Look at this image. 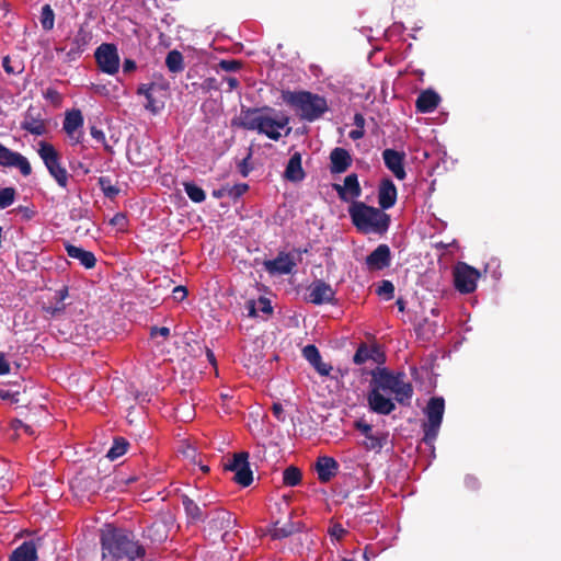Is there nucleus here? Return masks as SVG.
Listing matches in <instances>:
<instances>
[{
    "label": "nucleus",
    "mask_w": 561,
    "mask_h": 561,
    "mask_svg": "<svg viewBox=\"0 0 561 561\" xmlns=\"http://www.w3.org/2000/svg\"><path fill=\"white\" fill-rule=\"evenodd\" d=\"M37 548L34 541H24L16 547L11 556L10 561H36Z\"/></svg>",
    "instance_id": "nucleus-28"
},
{
    "label": "nucleus",
    "mask_w": 561,
    "mask_h": 561,
    "mask_svg": "<svg viewBox=\"0 0 561 561\" xmlns=\"http://www.w3.org/2000/svg\"><path fill=\"white\" fill-rule=\"evenodd\" d=\"M289 123V117L282 116L279 119H275L271 116L264 115L261 119V126H259L257 133L263 134L272 140H279L282 134L279 129L286 127Z\"/></svg>",
    "instance_id": "nucleus-20"
},
{
    "label": "nucleus",
    "mask_w": 561,
    "mask_h": 561,
    "mask_svg": "<svg viewBox=\"0 0 561 561\" xmlns=\"http://www.w3.org/2000/svg\"><path fill=\"white\" fill-rule=\"evenodd\" d=\"M202 89L206 92H209L211 90H218L219 85L215 78H207L204 80L202 84Z\"/></svg>",
    "instance_id": "nucleus-55"
},
{
    "label": "nucleus",
    "mask_w": 561,
    "mask_h": 561,
    "mask_svg": "<svg viewBox=\"0 0 561 561\" xmlns=\"http://www.w3.org/2000/svg\"><path fill=\"white\" fill-rule=\"evenodd\" d=\"M282 100L294 107L301 119L313 122L320 118L328 110L325 98L309 91H283Z\"/></svg>",
    "instance_id": "nucleus-4"
},
{
    "label": "nucleus",
    "mask_w": 561,
    "mask_h": 561,
    "mask_svg": "<svg viewBox=\"0 0 561 561\" xmlns=\"http://www.w3.org/2000/svg\"><path fill=\"white\" fill-rule=\"evenodd\" d=\"M21 128L34 136L47 134V122L44 118V110L39 106L30 105L24 113Z\"/></svg>",
    "instance_id": "nucleus-12"
},
{
    "label": "nucleus",
    "mask_w": 561,
    "mask_h": 561,
    "mask_svg": "<svg viewBox=\"0 0 561 561\" xmlns=\"http://www.w3.org/2000/svg\"><path fill=\"white\" fill-rule=\"evenodd\" d=\"M242 64L239 60L231 59V60H220L219 67L220 69L225 71H237L241 68Z\"/></svg>",
    "instance_id": "nucleus-47"
},
{
    "label": "nucleus",
    "mask_w": 561,
    "mask_h": 561,
    "mask_svg": "<svg viewBox=\"0 0 561 561\" xmlns=\"http://www.w3.org/2000/svg\"><path fill=\"white\" fill-rule=\"evenodd\" d=\"M43 96L55 106H59L62 102V95L54 88H47L43 92Z\"/></svg>",
    "instance_id": "nucleus-44"
},
{
    "label": "nucleus",
    "mask_w": 561,
    "mask_h": 561,
    "mask_svg": "<svg viewBox=\"0 0 561 561\" xmlns=\"http://www.w3.org/2000/svg\"><path fill=\"white\" fill-rule=\"evenodd\" d=\"M146 100H147L146 108L152 113H158L160 110V106L157 104V102L153 98V94L150 93L149 95H147Z\"/></svg>",
    "instance_id": "nucleus-56"
},
{
    "label": "nucleus",
    "mask_w": 561,
    "mask_h": 561,
    "mask_svg": "<svg viewBox=\"0 0 561 561\" xmlns=\"http://www.w3.org/2000/svg\"><path fill=\"white\" fill-rule=\"evenodd\" d=\"M297 531H299V526L290 520L283 525H280L279 522H276L271 530V536L273 539H283Z\"/></svg>",
    "instance_id": "nucleus-32"
},
{
    "label": "nucleus",
    "mask_w": 561,
    "mask_h": 561,
    "mask_svg": "<svg viewBox=\"0 0 561 561\" xmlns=\"http://www.w3.org/2000/svg\"><path fill=\"white\" fill-rule=\"evenodd\" d=\"M129 443L124 437L114 438L112 447L108 449L106 457L111 460H115L121 456L125 455Z\"/></svg>",
    "instance_id": "nucleus-34"
},
{
    "label": "nucleus",
    "mask_w": 561,
    "mask_h": 561,
    "mask_svg": "<svg viewBox=\"0 0 561 561\" xmlns=\"http://www.w3.org/2000/svg\"><path fill=\"white\" fill-rule=\"evenodd\" d=\"M376 294L378 296H383L387 300H390L394 296V285L392 282L383 279L378 285Z\"/></svg>",
    "instance_id": "nucleus-40"
},
{
    "label": "nucleus",
    "mask_w": 561,
    "mask_h": 561,
    "mask_svg": "<svg viewBox=\"0 0 561 561\" xmlns=\"http://www.w3.org/2000/svg\"><path fill=\"white\" fill-rule=\"evenodd\" d=\"M463 482L469 490H477L479 488V480L474 476L467 474Z\"/></svg>",
    "instance_id": "nucleus-57"
},
{
    "label": "nucleus",
    "mask_w": 561,
    "mask_h": 561,
    "mask_svg": "<svg viewBox=\"0 0 561 561\" xmlns=\"http://www.w3.org/2000/svg\"><path fill=\"white\" fill-rule=\"evenodd\" d=\"M445 412V400L442 397H433L428 400L424 413L427 421L423 423V442L433 445L438 436Z\"/></svg>",
    "instance_id": "nucleus-5"
},
{
    "label": "nucleus",
    "mask_w": 561,
    "mask_h": 561,
    "mask_svg": "<svg viewBox=\"0 0 561 561\" xmlns=\"http://www.w3.org/2000/svg\"><path fill=\"white\" fill-rule=\"evenodd\" d=\"M136 62L133 59L126 58L123 62V72L129 73L136 69Z\"/></svg>",
    "instance_id": "nucleus-63"
},
{
    "label": "nucleus",
    "mask_w": 561,
    "mask_h": 561,
    "mask_svg": "<svg viewBox=\"0 0 561 561\" xmlns=\"http://www.w3.org/2000/svg\"><path fill=\"white\" fill-rule=\"evenodd\" d=\"M154 88V84H140L137 89V93L140 95H144L145 98L152 93V90Z\"/></svg>",
    "instance_id": "nucleus-60"
},
{
    "label": "nucleus",
    "mask_w": 561,
    "mask_h": 561,
    "mask_svg": "<svg viewBox=\"0 0 561 561\" xmlns=\"http://www.w3.org/2000/svg\"><path fill=\"white\" fill-rule=\"evenodd\" d=\"M333 190L343 202H350L351 199L358 198L362 194V188L356 173H351L345 176L343 185L336 183L333 184Z\"/></svg>",
    "instance_id": "nucleus-18"
},
{
    "label": "nucleus",
    "mask_w": 561,
    "mask_h": 561,
    "mask_svg": "<svg viewBox=\"0 0 561 561\" xmlns=\"http://www.w3.org/2000/svg\"><path fill=\"white\" fill-rule=\"evenodd\" d=\"M184 191L190 197V199L194 203H202L205 201L206 195L202 187L197 186L193 182H184L183 183Z\"/></svg>",
    "instance_id": "nucleus-36"
},
{
    "label": "nucleus",
    "mask_w": 561,
    "mask_h": 561,
    "mask_svg": "<svg viewBox=\"0 0 561 561\" xmlns=\"http://www.w3.org/2000/svg\"><path fill=\"white\" fill-rule=\"evenodd\" d=\"M348 214L353 225L364 233L382 234L390 225V216L383 209L368 206L364 202H353Z\"/></svg>",
    "instance_id": "nucleus-3"
},
{
    "label": "nucleus",
    "mask_w": 561,
    "mask_h": 561,
    "mask_svg": "<svg viewBox=\"0 0 561 561\" xmlns=\"http://www.w3.org/2000/svg\"><path fill=\"white\" fill-rule=\"evenodd\" d=\"M157 335L168 337L170 335V329L167 327H152L150 329V336L156 337Z\"/></svg>",
    "instance_id": "nucleus-54"
},
{
    "label": "nucleus",
    "mask_w": 561,
    "mask_h": 561,
    "mask_svg": "<svg viewBox=\"0 0 561 561\" xmlns=\"http://www.w3.org/2000/svg\"><path fill=\"white\" fill-rule=\"evenodd\" d=\"M308 301L313 305L331 304L335 298V290L322 279H317L308 287Z\"/></svg>",
    "instance_id": "nucleus-13"
},
{
    "label": "nucleus",
    "mask_w": 561,
    "mask_h": 561,
    "mask_svg": "<svg viewBox=\"0 0 561 561\" xmlns=\"http://www.w3.org/2000/svg\"><path fill=\"white\" fill-rule=\"evenodd\" d=\"M382 159L385 165L389 171L392 172L396 179L402 181L407 178V172L404 169L405 153L403 151L400 152L390 148L385 149L382 151Z\"/></svg>",
    "instance_id": "nucleus-17"
},
{
    "label": "nucleus",
    "mask_w": 561,
    "mask_h": 561,
    "mask_svg": "<svg viewBox=\"0 0 561 561\" xmlns=\"http://www.w3.org/2000/svg\"><path fill=\"white\" fill-rule=\"evenodd\" d=\"M182 505L190 523L196 524L206 519L207 514H204L202 507L190 496H182Z\"/></svg>",
    "instance_id": "nucleus-30"
},
{
    "label": "nucleus",
    "mask_w": 561,
    "mask_h": 561,
    "mask_svg": "<svg viewBox=\"0 0 561 561\" xmlns=\"http://www.w3.org/2000/svg\"><path fill=\"white\" fill-rule=\"evenodd\" d=\"M330 171L331 173H343L352 164V158L348 151L344 148L336 147L330 153Z\"/></svg>",
    "instance_id": "nucleus-25"
},
{
    "label": "nucleus",
    "mask_w": 561,
    "mask_h": 561,
    "mask_svg": "<svg viewBox=\"0 0 561 561\" xmlns=\"http://www.w3.org/2000/svg\"><path fill=\"white\" fill-rule=\"evenodd\" d=\"M295 266L293 256L285 252H279L275 259L264 262L265 270L271 274H290Z\"/></svg>",
    "instance_id": "nucleus-22"
},
{
    "label": "nucleus",
    "mask_w": 561,
    "mask_h": 561,
    "mask_svg": "<svg viewBox=\"0 0 561 561\" xmlns=\"http://www.w3.org/2000/svg\"><path fill=\"white\" fill-rule=\"evenodd\" d=\"M208 523L207 530L209 536H220L224 542H228V537L230 536V529L233 528L236 524V518L233 515L221 507H216L207 513Z\"/></svg>",
    "instance_id": "nucleus-8"
},
{
    "label": "nucleus",
    "mask_w": 561,
    "mask_h": 561,
    "mask_svg": "<svg viewBox=\"0 0 561 561\" xmlns=\"http://www.w3.org/2000/svg\"><path fill=\"white\" fill-rule=\"evenodd\" d=\"M0 165L15 167L22 175L28 176L32 173V167L28 160L19 152H14L0 142Z\"/></svg>",
    "instance_id": "nucleus-14"
},
{
    "label": "nucleus",
    "mask_w": 561,
    "mask_h": 561,
    "mask_svg": "<svg viewBox=\"0 0 561 561\" xmlns=\"http://www.w3.org/2000/svg\"><path fill=\"white\" fill-rule=\"evenodd\" d=\"M391 264L390 248L382 243L379 244L370 254L365 259V265L369 272L382 271Z\"/></svg>",
    "instance_id": "nucleus-16"
},
{
    "label": "nucleus",
    "mask_w": 561,
    "mask_h": 561,
    "mask_svg": "<svg viewBox=\"0 0 561 561\" xmlns=\"http://www.w3.org/2000/svg\"><path fill=\"white\" fill-rule=\"evenodd\" d=\"M251 157V153L248 154V157H245L244 159H242L239 164H238V169H239V172L241 173L242 176H248L249 172H250V168H249V164H248V161Z\"/></svg>",
    "instance_id": "nucleus-58"
},
{
    "label": "nucleus",
    "mask_w": 561,
    "mask_h": 561,
    "mask_svg": "<svg viewBox=\"0 0 561 561\" xmlns=\"http://www.w3.org/2000/svg\"><path fill=\"white\" fill-rule=\"evenodd\" d=\"M354 427L359 431L365 437L370 435L373 427L365 420L359 419L354 422Z\"/></svg>",
    "instance_id": "nucleus-49"
},
{
    "label": "nucleus",
    "mask_w": 561,
    "mask_h": 561,
    "mask_svg": "<svg viewBox=\"0 0 561 561\" xmlns=\"http://www.w3.org/2000/svg\"><path fill=\"white\" fill-rule=\"evenodd\" d=\"M454 286L460 294H471L477 288L480 272L465 262H458L453 271Z\"/></svg>",
    "instance_id": "nucleus-9"
},
{
    "label": "nucleus",
    "mask_w": 561,
    "mask_h": 561,
    "mask_svg": "<svg viewBox=\"0 0 561 561\" xmlns=\"http://www.w3.org/2000/svg\"><path fill=\"white\" fill-rule=\"evenodd\" d=\"M94 57L101 71L107 75H115L119 69V56L117 47L111 43L101 44Z\"/></svg>",
    "instance_id": "nucleus-11"
},
{
    "label": "nucleus",
    "mask_w": 561,
    "mask_h": 561,
    "mask_svg": "<svg viewBox=\"0 0 561 561\" xmlns=\"http://www.w3.org/2000/svg\"><path fill=\"white\" fill-rule=\"evenodd\" d=\"M2 67L8 75H18L23 71V66L20 61H12L9 56L2 59Z\"/></svg>",
    "instance_id": "nucleus-42"
},
{
    "label": "nucleus",
    "mask_w": 561,
    "mask_h": 561,
    "mask_svg": "<svg viewBox=\"0 0 561 561\" xmlns=\"http://www.w3.org/2000/svg\"><path fill=\"white\" fill-rule=\"evenodd\" d=\"M257 309L265 314H271L273 312V307L271 305L270 299L265 297H260L257 300Z\"/></svg>",
    "instance_id": "nucleus-50"
},
{
    "label": "nucleus",
    "mask_w": 561,
    "mask_h": 561,
    "mask_svg": "<svg viewBox=\"0 0 561 561\" xmlns=\"http://www.w3.org/2000/svg\"><path fill=\"white\" fill-rule=\"evenodd\" d=\"M90 134L92 138L100 142L107 152L113 153V148L106 142L105 134L102 129L98 128L95 125H92L90 127Z\"/></svg>",
    "instance_id": "nucleus-43"
},
{
    "label": "nucleus",
    "mask_w": 561,
    "mask_h": 561,
    "mask_svg": "<svg viewBox=\"0 0 561 561\" xmlns=\"http://www.w3.org/2000/svg\"><path fill=\"white\" fill-rule=\"evenodd\" d=\"M55 23V13L49 4H45L42 7L41 12V25L43 30L50 31L54 27Z\"/></svg>",
    "instance_id": "nucleus-38"
},
{
    "label": "nucleus",
    "mask_w": 561,
    "mask_h": 561,
    "mask_svg": "<svg viewBox=\"0 0 561 561\" xmlns=\"http://www.w3.org/2000/svg\"><path fill=\"white\" fill-rule=\"evenodd\" d=\"M329 534L331 537L341 540L345 536L346 530L343 528L341 524H334L332 527H330Z\"/></svg>",
    "instance_id": "nucleus-51"
},
{
    "label": "nucleus",
    "mask_w": 561,
    "mask_h": 561,
    "mask_svg": "<svg viewBox=\"0 0 561 561\" xmlns=\"http://www.w3.org/2000/svg\"><path fill=\"white\" fill-rule=\"evenodd\" d=\"M101 561H136L144 558L146 549L134 535L112 524L100 529Z\"/></svg>",
    "instance_id": "nucleus-2"
},
{
    "label": "nucleus",
    "mask_w": 561,
    "mask_h": 561,
    "mask_svg": "<svg viewBox=\"0 0 561 561\" xmlns=\"http://www.w3.org/2000/svg\"><path fill=\"white\" fill-rule=\"evenodd\" d=\"M68 287L64 286L61 289L56 291L55 299L57 302L64 304V300L68 297Z\"/></svg>",
    "instance_id": "nucleus-62"
},
{
    "label": "nucleus",
    "mask_w": 561,
    "mask_h": 561,
    "mask_svg": "<svg viewBox=\"0 0 561 561\" xmlns=\"http://www.w3.org/2000/svg\"><path fill=\"white\" fill-rule=\"evenodd\" d=\"M83 115L80 110H71L66 113L62 128L73 140V144L82 141V131L79 129L83 126Z\"/></svg>",
    "instance_id": "nucleus-19"
},
{
    "label": "nucleus",
    "mask_w": 561,
    "mask_h": 561,
    "mask_svg": "<svg viewBox=\"0 0 561 561\" xmlns=\"http://www.w3.org/2000/svg\"><path fill=\"white\" fill-rule=\"evenodd\" d=\"M249 190L247 183H239L228 188L227 195L232 198H239Z\"/></svg>",
    "instance_id": "nucleus-45"
},
{
    "label": "nucleus",
    "mask_w": 561,
    "mask_h": 561,
    "mask_svg": "<svg viewBox=\"0 0 561 561\" xmlns=\"http://www.w3.org/2000/svg\"><path fill=\"white\" fill-rule=\"evenodd\" d=\"M38 146L39 148L37 153L43 160L49 174L60 187L66 188L69 182V173L66 168L61 165L59 152L51 144L46 141H41Z\"/></svg>",
    "instance_id": "nucleus-6"
},
{
    "label": "nucleus",
    "mask_w": 561,
    "mask_h": 561,
    "mask_svg": "<svg viewBox=\"0 0 561 561\" xmlns=\"http://www.w3.org/2000/svg\"><path fill=\"white\" fill-rule=\"evenodd\" d=\"M371 358V351L368 348L366 344H360L356 350L353 362L357 365H362Z\"/></svg>",
    "instance_id": "nucleus-41"
},
{
    "label": "nucleus",
    "mask_w": 561,
    "mask_h": 561,
    "mask_svg": "<svg viewBox=\"0 0 561 561\" xmlns=\"http://www.w3.org/2000/svg\"><path fill=\"white\" fill-rule=\"evenodd\" d=\"M388 433L386 432H377L370 433V435L366 436V439L363 442V447L368 451L379 453L385 445L387 444Z\"/></svg>",
    "instance_id": "nucleus-31"
},
{
    "label": "nucleus",
    "mask_w": 561,
    "mask_h": 561,
    "mask_svg": "<svg viewBox=\"0 0 561 561\" xmlns=\"http://www.w3.org/2000/svg\"><path fill=\"white\" fill-rule=\"evenodd\" d=\"M339 468V462L330 456H320L314 463V469L321 483L330 482L337 474Z\"/></svg>",
    "instance_id": "nucleus-21"
},
{
    "label": "nucleus",
    "mask_w": 561,
    "mask_h": 561,
    "mask_svg": "<svg viewBox=\"0 0 561 561\" xmlns=\"http://www.w3.org/2000/svg\"><path fill=\"white\" fill-rule=\"evenodd\" d=\"M13 211L20 215L25 221L31 220L36 215V211L33 208L22 205L13 209Z\"/></svg>",
    "instance_id": "nucleus-46"
},
{
    "label": "nucleus",
    "mask_w": 561,
    "mask_h": 561,
    "mask_svg": "<svg viewBox=\"0 0 561 561\" xmlns=\"http://www.w3.org/2000/svg\"><path fill=\"white\" fill-rule=\"evenodd\" d=\"M43 309L50 317H56L65 312L66 305L56 301L55 306H45Z\"/></svg>",
    "instance_id": "nucleus-48"
},
{
    "label": "nucleus",
    "mask_w": 561,
    "mask_h": 561,
    "mask_svg": "<svg viewBox=\"0 0 561 561\" xmlns=\"http://www.w3.org/2000/svg\"><path fill=\"white\" fill-rule=\"evenodd\" d=\"M172 296L175 301H182L187 296V289L184 286H175L172 290Z\"/></svg>",
    "instance_id": "nucleus-53"
},
{
    "label": "nucleus",
    "mask_w": 561,
    "mask_h": 561,
    "mask_svg": "<svg viewBox=\"0 0 561 561\" xmlns=\"http://www.w3.org/2000/svg\"><path fill=\"white\" fill-rule=\"evenodd\" d=\"M92 32L85 26L80 25L73 36L65 39V45L56 47V51H65V61L72 62L80 58L92 41Z\"/></svg>",
    "instance_id": "nucleus-7"
},
{
    "label": "nucleus",
    "mask_w": 561,
    "mask_h": 561,
    "mask_svg": "<svg viewBox=\"0 0 561 561\" xmlns=\"http://www.w3.org/2000/svg\"><path fill=\"white\" fill-rule=\"evenodd\" d=\"M264 111H273L270 107H245L242 106L238 121H233V125H237L247 130H256L261 126V119Z\"/></svg>",
    "instance_id": "nucleus-15"
},
{
    "label": "nucleus",
    "mask_w": 561,
    "mask_h": 561,
    "mask_svg": "<svg viewBox=\"0 0 561 561\" xmlns=\"http://www.w3.org/2000/svg\"><path fill=\"white\" fill-rule=\"evenodd\" d=\"M98 183L106 197L113 199L119 194V188L112 184L108 176H100Z\"/></svg>",
    "instance_id": "nucleus-37"
},
{
    "label": "nucleus",
    "mask_w": 561,
    "mask_h": 561,
    "mask_svg": "<svg viewBox=\"0 0 561 561\" xmlns=\"http://www.w3.org/2000/svg\"><path fill=\"white\" fill-rule=\"evenodd\" d=\"M273 415L279 421L285 422L286 415L283 405L279 402H274L272 405Z\"/></svg>",
    "instance_id": "nucleus-52"
},
{
    "label": "nucleus",
    "mask_w": 561,
    "mask_h": 561,
    "mask_svg": "<svg viewBox=\"0 0 561 561\" xmlns=\"http://www.w3.org/2000/svg\"><path fill=\"white\" fill-rule=\"evenodd\" d=\"M16 191L14 187L0 188V208L4 209L14 203Z\"/></svg>",
    "instance_id": "nucleus-39"
},
{
    "label": "nucleus",
    "mask_w": 561,
    "mask_h": 561,
    "mask_svg": "<svg viewBox=\"0 0 561 561\" xmlns=\"http://www.w3.org/2000/svg\"><path fill=\"white\" fill-rule=\"evenodd\" d=\"M398 191L392 180L386 178L381 180L378 190V203L381 209H389L397 202Z\"/></svg>",
    "instance_id": "nucleus-23"
},
{
    "label": "nucleus",
    "mask_w": 561,
    "mask_h": 561,
    "mask_svg": "<svg viewBox=\"0 0 561 561\" xmlns=\"http://www.w3.org/2000/svg\"><path fill=\"white\" fill-rule=\"evenodd\" d=\"M370 376L367 403L371 412L389 415L396 410L394 401L403 407L411 405L414 389L412 383L407 381L405 373L376 367L370 371Z\"/></svg>",
    "instance_id": "nucleus-1"
},
{
    "label": "nucleus",
    "mask_w": 561,
    "mask_h": 561,
    "mask_svg": "<svg viewBox=\"0 0 561 561\" xmlns=\"http://www.w3.org/2000/svg\"><path fill=\"white\" fill-rule=\"evenodd\" d=\"M249 453H237L225 465L226 471L234 472L233 481L242 486H249L253 481V473L249 465Z\"/></svg>",
    "instance_id": "nucleus-10"
},
{
    "label": "nucleus",
    "mask_w": 561,
    "mask_h": 561,
    "mask_svg": "<svg viewBox=\"0 0 561 561\" xmlns=\"http://www.w3.org/2000/svg\"><path fill=\"white\" fill-rule=\"evenodd\" d=\"M302 473L295 466L287 467L283 472V483L286 486H296L301 482Z\"/></svg>",
    "instance_id": "nucleus-35"
},
{
    "label": "nucleus",
    "mask_w": 561,
    "mask_h": 561,
    "mask_svg": "<svg viewBox=\"0 0 561 561\" xmlns=\"http://www.w3.org/2000/svg\"><path fill=\"white\" fill-rule=\"evenodd\" d=\"M440 96L435 91L428 89L420 93L416 99L415 107L420 113H431L439 104Z\"/></svg>",
    "instance_id": "nucleus-26"
},
{
    "label": "nucleus",
    "mask_w": 561,
    "mask_h": 561,
    "mask_svg": "<svg viewBox=\"0 0 561 561\" xmlns=\"http://www.w3.org/2000/svg\"><path fill=\"white\" fill-rule=\"evenodd\" d=\"M10 373V365L3 354H0V375H7Z\"/></svg>",
    "instance_id": "nucleus-64"
},
{
    "label": "nucleus",
    "mask_w": 561,
    "mask_h": 561,
    "mask_svg": "<svg viewBox=\"0 0 561 561\" xmlns=\"http://www.w3.org/2000/svg\"><path fill=\"white\" fill-rule=\"evenodd\" d=\"M65 250L69 257L80 261L85 268H93L96 264V257L91 251L70 243L65 244Z\"/></svg>",
    "instance_id": "nucleus-27"
},
{
    "label": "nucleus",
    "mask_w": 561,
    "mask_h": 561,
    "mask_svg": "<svg viewBox=\"0 0 561 561\" xmlns=\"http://www.w3.org/2000/svg\"><path fill=\"white\" fill-rule=\"evenodd\" d=\"M165 66L172 73H180L184 70V57L181 51L173 49L165 57Z\"/></svg>",
    "instance_id": "nucleus-33"
},
{
    "label": "nucleus",
    "mask_w": 561,
    "mask_h": 561,
    "mask_svg": "<svg viewBox=\"0 0 561 561\" xmlns=\"http://www.w3.org/2000/svg\"><path fill=\"white\" fill-rule=\"evenodd\" d=\"M247 310L249 317H256L257 314V302L253 299L247 302Z\"/></svg>",
    "instance_id": "nucleus-61"
},
{
    "label": "nucleus",
    "mask_w": 561,
    "mask_h": 561,
    "mask_svg": "<svg viewBox=\"0 0 561 561\" xmlns=\"http://www.w3.org/2000/svg\"><path fill=\"white\" fill-rule=\"evenodd\" d=\"M112 226L124 227L126 225V216L122 213H117L110 221Z\"/></svg>",
    "instance_id": "nucleus-59"
},
{
    "label": "nucleus",
    "mask_w": 561,
    "mask_h": 561,
    "mask_svg": "<svg viewBox=\"0 0 561 561\" xmlns=\"http://www.w3.org/2000/svg\"><path fill=\"white\" fill-rule=\"evenodd\" d=\"M284 175L288 181L291 182H299L305 179L306 174L301 167V154L299 152L291 154L286 165Z\"/></svg>",
    "instance_id": "nucleus-29"
},
{
    "label": "nucleus",
    "mask_w": 561,
    "mask_h": 561,
    "mask_svg": "<svg viewBox=\"0 0 561 561\" xmlns=\"http://www.w3.org/2000/svg\"><path fill=\"white\" fill-rule=\"evenodd\" d=\"M304 357L321 376H329L332 366L322 362L319 350L313 344H308L302 348Z\"/></svg>",
    "instance_id": "nucleus-24"
}]
</instances>
